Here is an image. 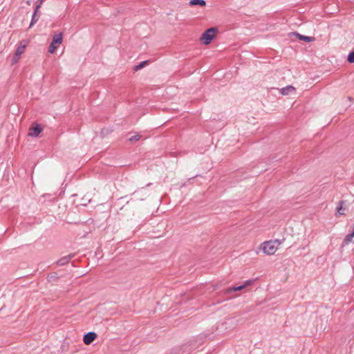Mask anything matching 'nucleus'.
<instances>
[{"label": "nucleus", "mask_w": 354, "mask_h": 354, "mask_svg": "<svg viewBox=\"0 0 354 354\" xmlns=\"http://www.w3.org/2000/svg\"><path fill=\"white\" fill-rule=\"evenodd\" d=\"M281 242L278 239L266 241L259 245V250L266 255H274L279 250Z\"/></svg>", "instance_id": "nucleus-1"}, {"label": "nucleus", "mask_w": 354, "mask_h": 354, "mask_svg": "<svg viewBox=\"0 0 354 354\" xmlns=\"http://www.w3.org/2000/svg\"><path fill=\"white\" fill-rule=\"evenodd\" d=\"M216 34V29L215 28H210L205 30L201 35L200 40L205 45L210 44L212 39L215 37Z\"/></svg>", "instance_id": "nucleus-2"}, {"label": "nucleus", "mask_w": 354, "mask_h": 354, "mask_svg": "<svg viewBox=\"0 0 354 354\" xmlns=\"http://www.w3.org/2000/svg\"><path fill=\"white\" fill-rule=\"evenodd\" d=\"M63 41V35L62 32L55 34L53 37V40L49 46L48 48V52L50 54H53L55 53V50L57 48V47L62 43Z\"/></svg>", "instance_id": "nucleus-3"}, {"label": "nucleus", "mask_w": 354, "mask_h": 354, "mask_svg": "<svg viewBox=\"0 0 354 354\" xmlns=\"http://www.w3.org/2000/svg\"><path fill=\"white\" fill-rule=\"evenodd\" d=\"M41 131L42 128L41 125L37 123H35L31 127H30L28 135L30 137H37Z\"/></svg>", "instance_id": "nucleus-4"}, {"label": "nucleus", "mask_w": 354, "mask_h": 354, "mask_svg": "<svg viewBox=\"0 0 354 354\" xmlns=\"http://www.w3.org/2000/svg\"><path fill=\"white\" fill-rule=\"evenodd\" d=\"M253 283H254V280H247V281H245L243 282V284L241 285V286H236V287L229 288L226 290V292L227 293H231L232 292L241 290L244 289L245 288L251 286L252 284H253Z\"/></svg>", "instance_id": "nucleus-5"}, {"label": "nucleus", "mask_w": 354, "mask_h": 354, "mask_svg": "<svg viewBox=\"0 0 354 354\" xmlns=\"http://www.w3.org/2000/svg\"><path fill=\"white\" fill-rule=\"evenodd\" d=\"M97 335L94 332H89L84 335L83 342L86 345H90L96 338Z\"/></svg>", "instance_id": "nucleus-6"}, {"label": "nucleus", "mask_w": 354, "mask_h": 354, "mask_svg": "<svg viewBox=\"0 0 354 354\" xmlns=\"http://www.w3.org/2000/svg\"><path fill=\"white\" fill-rule=\"evenodd\" d=\"M28 44H29V41L28 40H22L20 41L19 46L16 50V52H15V53L17 54V56L21 55L24 53L25 49L27 47V46L28 45Z\"/></svg>", "instance_id": "nucleus-7"}, {"label": "nucleus", "mask_w": 354, "mask_h": 354, "mask_svg": "<svg viewBox=\"0 0 354 354\" xmlns=\"http://www.w3.org/2000/svg\"><path fill=\"white\" fill-rule=\"evenodd\" d=\"M295 92V88L292 86H288L281 89L280 93L283 95H287L290 93H294Z\"/></svg>", "instance_id": "nucleus-8"}, {"label": "nucleus", "mask_w": 354, "mask_h": 354, "mask_svg": "<svg viewBox=\"0 0 354 354\" xmlns=\"http://www.w3.org/2000/svg\"><path fill=\"white\" fill-rule=\"evenodd\" d=\"M189 5L191 6H199L201 7H205L206 6V2L204 0H191L189 1Z\"/></svg>", "instance_id": "nucleus-9"}, {"label": "nucleus", "mask_w": 354, "mask_h": 354, "mask_svg": "<svg viewBox=\"0 0 354 354\" xmlns=\"http://www.w3.org/2000/svg\"><path fill=\"white\" fill-rule=\"evenodd\" d=\"M297 37L300 39V40H303L304 41H306V42H312V41H315V37H308V36H304V35H301L299 33H297L296 34Z\"/></svg>", "instance_id": "nucleus-10"}, {"label": "nucleus", "mask_w": 354, "mask_h": 354, "mask_svg": "<svg viewBox=\"0 0 354 354\" xmlns=\"http://www.w3.org/2000/svg\"><path fill=\"white\" fill-rule=\"evenodd\" d=\"M148 64V61H144L140 63L138 65L134 66V71H138L145 67Z\"/></svg>", "instance_id": "nucleus-11"}, {"label": "nucleus", "mask_w": 354, "mask_h": 354, "mask_svg": "<svg viewBox=\"0 0 354 354\" xmlns=\"http://www.w3.org/2000/svg\"><path fill=\"white\" fill-rule=\"evenodd\" d=\"M70 259H71V257L67 256V257H65L61 259L60 260H59L58 263L59 265H64V264L68 263Z\"/></svg>", "instance_id": "nucleus-12"}, {"label": "nucleus", "mask_w": 354, "mask_h": 354, "mask_svg": "<svg viewBox=\"0 0 354 354\" xmlns=\"http://www.w3.org/2000/svg\"><path fill=\"white\" fill-rule=\"evenodd\" d=\"M354 237V234H349L348 235L346 236L345 239H344V242L345 243L348 244L349 242L351 241L352 239Z\"/></svg>", "instance_id": "nucleus-13"}, {"label": "nucleus", "mask_w": 354, "mask_h": 354, "mask_svg": "<svg viewBox=\"0 0 354 354\" xmlns=\"http://www.w3.org/2000/svg\"><path fill=\"white\" fill-rule=\"evenodd\" d=\"M347 60L349 63H354V50L348 54Z\"/></svg>", "instance_id": "nucleus-14"}, {"label": "nucleus", "mask_w": 354, "mask_h": 354, "mask_svg": "<svg viewBox=\"0 0 354 354\" xmlns=\"http://www.w3.org/2000/svg\"><path fill=\"white\" fill-rule=\"evenodd\" d=\"M141 136L139 135V134H137V135H135L131 138H129V141L130 142H136V141H138V140H140Z\"/></svg>", "instance_id": "nucleus-15"}, {"label": "nucleus", "mask_w": 354, "mask_h": 354, "mask_svg": "<svg viewBox=\"0 0 354 354\" xmlns=\"http://www.w3.org/2000/svg\"><path fill=\"white\" fill-rule=\"evenodd\" d=\"M37 21H38V18L36 17V14L34 13L32 18L31 23L30 24V28H31L34 25V24L36 23Z\"/></svg>", "instance_id": "nucleus-16"}, {"label": "nucleus", "mask_w": 354, "mask_h": 354, "mask_svg": "<svg viewBox=\"0 0 354 354\" xmlns=\"http://www.w3.org/2000/svg\"><path fill=\"white\" fill-rule=\"evenodd\" d=\"M20 57L21 55H18L17 56V54L15 53L13 56V59H12V63L13 64H16L17 62H18V61L20 59Z\"/></svg>", "instance_id": "nucleus-17"}, {"label": "nucleus", "mask_w": 354, "mask_h": 354, "mask_svg": "<svg viewBox=\"0 0 354 354\" xmlns=\"http://www.w3.org/2000/svg\"><path fill=\"white\" fill-rule=\"evenodd\" d=\"M337 211H338V213H339L340 215H343V214H344V212H342V206H340V207L338 208V210H337Z\"/></svg>", "instance_id": "nucleus-18"}, {"label": "nucleus", "mask_w": 354, "mask_h": 354, "mask_svg": "<svg viewBox=\"0 0 354 354\" xmlns=\"http://www.w3.org/2000/svg\"><path fill=\"white\" fill-rule=\"evenodd\" d=\"M40 8V5H38L35 9V13L36 14V12H37V10H39V8Z\"/></svg>", "instance_id": "nucleus-19"}, {"label": "nucleus", "mask_w": 354, "mask_h": 354, "mask_svg": "<svg viewBox=\"0 0 354 354\" xmlns=\"http://www.w3.org/2000/svg\"><path fill=\"white\" fill-rule=\"evenodd\" d=\"M42 1H43V0H41L40 4H41V3H42Z\"/></svg>", "instance_id": "nucleus-20"}]
</instances>
